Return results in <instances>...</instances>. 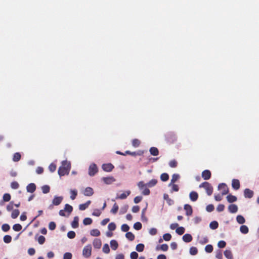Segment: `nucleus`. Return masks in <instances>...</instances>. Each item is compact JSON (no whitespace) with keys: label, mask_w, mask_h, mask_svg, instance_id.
<instances>
[{"label":"nucleus","mask_w":259,"mask_h":259,"mask_svg":"<svg viewBox=\"0 0 259 259\" xmlns=\"http://www.w3.org/2000/svg\"><path fill=\"white\" fill-rule=\"evenodd\" d=\"M94 193L93 189L91 187H87L84 191V195L87 196H92Z\"/></svg>","instance_id":"19"},{"label":"nucleus","mask_w":259,"mask_h":259,"mask_svg":"<svg viewBox=\"0 0 259 259\" xmlns=\"http://www.w3.org/2000/svg\"><path fill=\"white\" fill-rule=\"evenodd\" d=\"M19 213L20 212L18 209H14L12 211V212L11 213V217L13 219H16L18 217Z\"/></svg>","instance_id":"36"},{"label":"nucleus","mask_w":259,"mask_h":259,"mask_svg":"<svg viewBox=\"0 0 259 259\" xmlns=\"http://www.w3.org/2000/svg\"><path fill=\"white\" fill-rule=\"evenodd\" d=\"M227 199L229 203H232L237 201V197L235 196L230 194L227 196Z\"/></svg>","instance_id":"26"},{"label":"nucleus","mask_w":259,"mask_h":259,"mask_svg":"<svg viewBox=\"0 0 259 259\" xmlns=\"http://www.w3.org/2000/svg\"><path fill=\"white\" fill-rule=\"evenodd\" d=\"M199 187V188H204L208 195L210 196L212 194L213 187L208 182H204L201 183Z\"/></svg>","instance_id":"3"},{"label":"nucleus","mask_w":259,"mask_h":259,"mask_svg":"<svg viewBox=\"0 0 259 259\" xmlns=\"http://www.w3.org/2000/svg\"><path fill=\"white\" fill-rule=\"evenodd\" d=\"M67 237L70 239H73L75 237V233L73 231H69L67 233Z\"/></svg>","instance_id":"57"},{"label":"nucleus","mask_w":259,"mask_h":259,"mask_svg":"<svg viewBox=\"0 0 259 259\" xmlns=\"http://www.w3.org/2000/svg\"><path fill=\"white\" fill-rule=\"evenodd\" d=\"M171 186L172 187L171 190L170 191L171 193H172L173 192H178L179 191V188L177 185L175 184L174 183H172Z\"/></svg>","instance_id":"49"},{"label":"nucleus","mask_w":259,"mask_h":259,"mask_svg":"<svg viewBox=\"0 0 259 259\" xmlns=\"http://www.w3.org/2000/svg\"><path fill=\"white\" fill-rule=\"evenodd\" d=\"M211 174L209 170H204L202 172V177L205 180H209L211 178Z\"/></svg>","instance_id":"10"},{"label":"nucleus","mask_w":259,"mask_h":259,"mask_svg":"<svg viewBox=\"0 0 259 259\" xmlns=\"http://www.w3.org/2000/svg\"><path fill=\"white\" fill-rule=\"evenodd\" d=\"M2 229L3 231L7 232L10 230V227L8 224H5L2 225Z\"/></svg>","instance_id":"59"},{"label":"nucleus","mask_w":259,"mask_h":259,"mask_svg":"<svg viewBox=\"0 0 259 259\" xmlns=\"http://www.w3.org/2000/svg\"><path fill=\"white\" fill-rule=\"evenodd\" d=\"M11 196L10 194L9 193H5L3 195V201L5 202H8L11 200Z\"/></svg>","instance_id":"43"},{"label":"nucleus","mask_w":259,"mask_h":259,"mask_svg":"<svg viewBox=\"0 0 259 259\" xmlns=\"http://www.w3.org/2000/svg\"><path fill=\"white\" fill-rule=\"evenodd\" d=\"M12 241V237L10 235H6L4 237V241L6 243H9Z\"/></svg>","instance_id":"48"},{"label":"nucleus","mask_w":259,"mask_h":259,"mask_svg":"<svg viewBox=\"0 0 259 259\" xmlns=\"http://www.w3.org/2000/svg\"><path fill=\"white\" fill-rule=\"evenodd\" d=\"M70 194V198L72 200H74L77 195V192L76 190H71Z\"/></svg>","instance_id":"39"},{"label":"nucleus","mask_w":259,"mask_h":259,"mask_svg":"<svg viewBox=\"0 0 259 259\" xmlns=\"http://www.w3.org/2000/svg\"><path fill=\"white\" fill-rule=\"evenodd\" d=\"M102 181L106 184H111L115 181V179L113 177H103Z\"/></svg>","instance_id":"11"},{"label":"nucleus","mask_w":259,"mask_h":259,"mask_svg":"<svg viewBox=\"0 0 259 259\" xmlns=\"http://www.w3.org/2000/svg\"><path fill=\"white\" fill-rule=\"evenodd\" d=\"M205 250L208 253H210L213 251V246L210 244L207 245L205 247Z\"/></svg>","instance_id":"51"},{"label":"nucleus","mask_w":259,"mask_h":259,"mask_svg":"<svg viewBox=\"0 0 259 259\" xmlns=\"http://www.w3.org/2000/svg\"><path fill=\"white\" fill-rule=\"evenodd\" d=\"M224 255L228 259H233V255L231 251L229 250H226L224 251Z\"/></svg>","instance_id":"32"},{"label":"nucleus","mask_w":259,"mask_h":259,"mask_svg":"<svg viewBox=\"0 0 259 259\" xmlns=\"http://www.w3.org/2000/svg\"><path fill=\"white\" fill-rule=\"evenodd\" d=\"M145 246L142 243H139L137 245L136 249L138 252H142L144 249Z\"/></svg>","instance_id":"35"},{"label":"nucleus","mask_w":259,"mask_h":259,"mask_svg":"<svg viewBox=\"0 0 259 259\" xmlns=\"http://www.w3.org/2000/svg\"><path fill=\"white\" fill-rule=\"evenodd\" d=\"M108 228L110 231H114L116 229V225L114 223H110L108 226Z\"/></svg>","instance_id":"55"},{"label":"nucleus","mask_w":259,"mask_h":259,"mask_svg":"<svg viewBox=\"0 0 259 259\" xmlns=\"http://www.w3.org/2000/svg\"><path fill=\"white\" fill-rule=\"evenodd\" d=\"M253 191L249 189L246 188L244 191V195L245 198H251L253 196Z\"/></svg>","instance_id":"9"},{"label":"nucleus","mask_w":259,"mask_h":259,"mask_svg":"<svg viewBox=\"0 0 259 259\" xmlns=\"http://www.w3.org/2000/svg\"><path fill=\"white\" fill-rule=\"evenodd\" d=\"M142 227V224L140 222H137L134 225V228L136 230H140Z\"/></svg>","instance_id":"52"},{"label":"nucleus","mask_w":259,"mask_h":259,"mask_svg":"<svg viewBox=\"0 0 259 259\" xmlns=\"http://www.w3.org/2000/svg\"><path fill=\"white\" fill-rule=\"evenodd\" d=\"M110 246L112 249L115 250L118 247V242L115 240H112L110 241Z\"/></svg>","instance_id":"25"},{"label":"nucleus","mask_w":259,"mask_h":259,"mask_svg":"<svg viewBox=\"0 0 259 259\" xmlns=\"http://www.w3.org/2000/svg\"><path fill=\"white\" fill-rule=\"evenodd\" d=\"M41 190L43 193L47 194L50 192V188L48 185H44L41 187Z\"/></svg>","instance_id":"42"},{"label":"nucleus","mask_w":259,"mask_h":259,"mask_svg":"<svg viewBox=\"0 0 259 259\" xmlns=\"http://www.w3.org/2000/svg\"><path fill=\"white\" fill-rule=\"evenodd\" d=\"M232 186L234 190H238L240 187L239 181L237 179H233L232 181Z\"/></svg>","instance_id":"12"},{"label":"nucleus","mask_w":259,"mask_h":259,"mask_svg":"<svg viewBox=\"0 0 259 259\" xmlns=\"http://www.w3.org/2000/svg\"><path fill=\"white\" fill-rule=\"evenodd\" d=\"M163 198L166 201L167 204L169 205H171L174 203V200L171 199L169 197L168 194H164L163 195Z\"/></svg>","instance_id":"24"},{"label":"nucleus","mask_w":259,"mask_h":259,"mask_svg":"<svg viewBox=\"0 0 259 259\" xmlns=\"http://www.w3.org/2000/svg\"><path fill=\"white\" fill-rule=\"evenodd\" d=\"M179 178V175L177 174H174L172 176V178L170 181V183L169 184V186H170L172 183H175Z\"/></svg>","instance_id":"27"},{"label":"nucleus","mask_w":259,"mask_h":259,"mask_svg":"<svg viewBox=\"0 0 259 259\" xmlns=\"http://www.w3.org/2000/svg\"><path fill=\"white\" fill-rule=\"evenodd\" d=\"M72 254L70 252H66L64 254L63 259H71Z\"/></svg>","instance_id":"64"},{"label":"nucleus","mask_w":259,"mask_h":259,"mask_svg":"<svg viewBox=\"0 0 259 259\" xmlns=\"http://www.w3.org/2000/svg\"><path fill=\"white\" fill-rule=\"evenodd\" d=\"M63 197L62 196H55L53 199L52 203L54 205H59L63 200Z\"/></svg>","instance_id":"14"},{"label":"nucleus","mask_w":259,"mask_h":259,"mask_svg":"<svg viewBox=\"0 0 259 259\" xmlns=\"http://www.w3.org/2000/svg\"><path fill=\"white\" fill-rule=\"evenodd\" d=\"M163 238L165 241H169L171 238V235L169 233H166L163 235Z\"/></svg>","instance_id":"54"},{"label":"nucleus","mask_w":259,"mask_h":259,"mask_svg":"<svg viewBox=\"0 0 259 259\" xmlns=\"http://www.w3.org/2000/svg\"><path fill=\"white\" fill-rule=\"evenodd\" d=\"M21 157V154L19 153H18V152L15 153L14 154L13 160L14 161H18L20 160Z\"/></svg>","instance_id":"40"},{"label":"nucleus","mask_w":259,"mask_h":259,"mask_svg":"<svg viewBox=\"0 0 259 259\" xmlns=\"http://www.w3.org/2000/svg\"><path fill=\"white\" fill-rule=\"evenodd\" d=\"M71 168V164L70 162L64 160L62 162V165L59 168L58 172L60 176H63L68 175L69 173Z\"/></svg>","instance_id":"1"},{"label":"nucleus","mask_w":259,"mask_h":259,"mask_svg":"<svg viewBox=\"0 0 259 259\" xmlns=\"http://www.w3.org/2000/svg\"><path fill=\"white\" fill-rule=\"evenodd\" d=\"M178 162L176 160H172L169 161V165L170 167L175 168L177 166Z\"/></svg>","instance_id":"53"},{"label":"nucleus","mask_w":259,"mask_h":259,"mask_svg":"<svg viewBox=\"0 0 259 259\" xmlns=\"http://www.w3.org/2000/svg\"><path fill=\"white\" fill-rule=\"evenodd\" d=\"M72 210V206L68 204H66L65 205L64 209L60 210L59 212V214L62 217H68Z\"/></svg>","instance_id":"2"},{"label":"nucleus","mask_w":259,"mask_h":259,"mask_svg":"<svg viewBox=\"0 0 259 259\" xmlns=\"http://www.w3.org/2000/svg\"><path fill=\"white\" fill-rule=\"evenodd\" d=\"M92 253V246L91 244H88L85 246L82 250V255L85 257H89L91 255Z\"/></svg>","instance_id":"5"},{"label":"nucleus","mask_w":259,"mask_h":259,"mask_svg":"<svg viewBox=\"0 0 259 259\" xmlns=\"http://www.w3.org/2000/svg\"><path fill=\"white\" fill-rule=\"evenodd\" d=\"M169 179V176L167 173H163L160 176V179L163 182L167 181Z\"/></svg>","instance_id":"37"},{"label":"nucleus","mask_w":259,"mask_h":259,"mask_svg":"<svg viewBox=\"0 0 259 259\" xmlns=\"http://www.w3.org/2000/svg\"><path fill=\"white\" fill-rule=\"evenodd\" d=\"M140 143H141L140 141L137 139H135L132 141V145L134 147H139L140 145Z\"/></svg>","instance_id":"46"},{"label":"nucleus","mask_w":259,"mask_h":259,"mask_svg":"<svg viewBox=\"0 0 259 259\" xmlns=\"http://www.w3.org/2000/svg\"><path fill=\"white\" fill-rule=\"evenodd\" d=\"M26 190L28 192L33 193L36 190V185L34 183H30L27 186Z\"/></svg>","instance_id":"15"},{"label":"nucleus","mask_w":259,"mask_h":259,"mask_svg":"<svg viewBox=\"0 0 259 259\" xmlns=\"http://www.w3.org/2000/svg\"><path fill=\"white\" fill-rule=\"evenodd\" d=\"M118 208L119 207L118 205L117 204V203H115L114 204L112 208L111 209L110 212L113 214H116L118 211Z\"/></svg>","instance_id":"41"},{"label":"nucleus","mask_w":259,"mask_h":259,"mask_svg":"<svg viewBox=\"0 0 259 259\" xmlns=\"http://www.w3.org/2000/svg\"><path fill=\"white\" fill-rule=\"evenodd\" d=\"M240 231L242 233L245 234L248 233L249 230L247 226L242 225L240 228Z\"/></svg>","instance_id":"30"},{"label":"nucleus","mask_w":259,"mask_h":259,"mask_svg":"<svg viewBox=\"0 0 259 259\" xmlns=\"http://www.w3.org/2000/svg\"><path fill=\"white\" fill-rule=\"evenodd\" d=\"M189 197L191 201H196L198 198V194L195 191H192L189 194Z\"/></svg>","instance_id":"16"},{"label":"nucleus","mask_w":259,"mask_h":259,"mask_svg":"<svg viewBox=\"0 0 259 259\" xmlns=\"http://www.w3.org/2000/svg\"><path fill=\"white\" fill-rule=\"evenodd\" d=\"M102 168L103 170L107 172L111 171L114 168V165L111 163L103 164L102 165Z\"/></svg>","instance_id":"8"},{"label":"nucleus","mask_w":259,"mask_h":259,"mask_svg":"<svg viewBox=\"0 0 259 259\" xmlns=\"http://www.w3.org/2000/svg\"><path fill=\"white\" fill-rule=\"evenodd\" d=\"M79 218L77 216L74 218L73 221L71 223V226L73 228H77L78 227Z\"/></svg>","instance_id":"23"},{"label":"nucleus","mask_w":259,"mask_h":259,"mask_svg":"<svg viewBox=\"0 0 259 259\" xmlns=\"http://www.w3.org/2000/svg\"><path fill=\"white\" fill-rule=\"evenodd\" d=\"M22 226L19 224H16L13 225V229L14 231L18 232L22 229Z\"/></svg>","instance_id":"44"},{"label":"nucleus","mask_w":259,"mask_h":259,"mask_svg":"<svg viewBox=\"0 0 259 259\" xmlns=\"http://www.w3.org/2000/svg\"><path fill=\"white\" fill-rule=\"evenodd\" d=\"M157 183V181L156 179H152L150 180L148 183L146 184V185L148 187H152L156 185Z\"/></svg>","instance_id":"31"},{"label":"nucleus","mask_w":259,"mask_h":259,"mask_svg":"<svg viewBox=\"0 0 259 259\" xmlns=\"http://www.w3.org/2000/svg\"><path fill=\"white\" fill-rule=\"evenodd\" d=\"M166 141L169 143H173L177 140L176 135L173 133H168L165 136Z\"/></svg>","instance_id":"4"},{"label":"nucleus","mask_w":259,"mask_h":259,"mask_svg":"<svg viewBox=\"0 0 259 259\" xmlns=\"http://www.w3.org/2000/svg\"><path fill=\"white\" fill-rule=\"evenodd\" d=\"M131 194V191L130 190H127L125 192L122 193L119 195H117L116 197V199H124L127 198V197Z\"/></svg>","instance_id":"17"},{"label":"nucleus","mask_w":259,"mask_h":259,"mask_svg":"<svg viewBox=\"0 0 259 259\" xmlns=\"http://www.w3.org/2000/svg\"><path fill=\"white\" fill-rule=\"evenodd\" d=\"M219 224L217 221H212L209 224V227L213 230L218 228Z\"/></svg>","instance_id":"34"},{"label":"nucleus","mask_w":259,"mask_h":259,"mask_svg":"<svg viewBox=\"0 0 259 259\" xmlns=\"http://www.w3.org/2000/svg\"><path fill=\"white\" fill-rule=\"evenodd\" d=\"M125 237L130 241H133L135 239V235L131 232H127L125 234Z\"/></svg>","instance_id":"33"},{"label":"nucleus","mask_w":259,"mask_h":259,"mask_svg":"<svg viewBox=\"0 0 259 259\" xmlns=\"http://www.w3.org/2000/svg\"><path fill=\"white\" fill-rule=\"evenodd\" d=\"M236 221L239 224H243L245 222L244 218L241 215H238L237 216Z\"/></svg>","instance_id":"28"},{"label":"nucleus","mask_w":259,"mask_h":259,"mask_svg":"<svg viewBox=\"0 0 259 259\" xmlns=\"http://www.w3.org/2000/svg\"><path fill=\"white\" fill-rule=\"evenodd\" d=\"M93 244L95 248L99 249L101 246L102 242L100 239L96 238L94 240Z\"/></svg>","instance_id":"18"},{"label":"nucleus","mask_w":259,"mask_h":259,"mask_svg":"<svg viewBox=\"0 0 259 259\" xmlns=\"http://www.w3.org/2000/svg\"><path fill=\"white\" fill-rule=\"evenodd\" d=\"M90 234L93 236H99L100 235V232L98 229H95L91 231Z\"/></svg>","instance_id":"29"},{"label":"nucleus","mask_w":259,"mask_h":259,"mask_svg":"<svg viewBox=\"0 0 259 259\" xmlns=\"http://www.w3.org/2000/svg\"><path fill=\"white\" fill-rule=\"evenodd\" d=\"M130 257L131 259H137L138 257V254L136 251H133L131 253Z\"/></svg>","instance_id":"63"},{"label":"nucleus","mask_w":259,"mask_h":259,"mask_svg":"<svg viewBox=\"0 0 259 259\" xmlns=\"http://www.w3.org/2000/svg\"><path fill=\"white\" fill-rule=\"evenodd\" d=\"M185 231V230L184 227H180L177 228L176 232L178 234L181 235L184 233Z\"/></svg>","instance_id":"38"},{"label":"nucleus","mask_w":259,"mask_h":259,"mask_svg":"<svg viewBox=\"0 0 259 259\" xmlns=\"http://www.w3.org/2000/svg\"><path fill=\"white\" fill-rule=\"evenodd\" d=\"M218 189L222 191V195H226L229 193V189L225 183L220 184L218 186Z\"/></svg>","instance_id":"7"},{"label":"nucleus","mask_w":259,"mask_h":259,"mask_svg":"<svg viewBox=\"0 0 259 259\" xmlns=\"http://www.w3.org/2000/svg\"><path fill=\"white\" fill-rule=\"evenodd\" d=\"M183 240L185 242H190L192 240V237L190 234H186L183 236Z\"/></svg>","instance_id":"22"},{"label":"nucleus","mask_w":259,"mask_h":259,"mask_svg":"<svg viewBox=\"0 0 259 259\" xmlns=\"http://www.w3.org/2000/svg\"><path fill=\"white\" fill-rule=\"evenodd\" d=\"M92 220L90 218H86L83 220V224L84 225H91L92 223Z\"/></svg>","instance_id":"45"},{"label":"nucleus","mask_w":259,"mask_h":259,"mask_svg":"<svg viewBox=\"0 0 259 259\" xmlns=\"http://www.w3.org/2000/svg\"><path fill=\"white\" fill-rule=\"evenodd\" d=\"M121 229L123 232H127L130 229V227L127 224H123L121 226Z\"/></svg>","instance_id":"62"},{"label":"nucleus","mask_w":259,"mask_h":259,"mask_svg":"<svg viewBox=\"0 0 259 259\" xmlns=\"http://www.w3.org/2000/svg\"><path fill=\"white\" fill-rule=\"evenodd\" d=\"M37 241L40 244H43L46 241V238L43 236H39L38 238Z\"/></svg>","instance_id":"58"},{"label":"nucleus","mask_w":259,"mask_h":259,"mask_svg":"<svg viewBox=\"0 0 259 259\" xmlns=\"http://www.w3.org/2000/svg\"><path fill=\"white\" fill-rule=\"evenodd\" d=\"M11 187L13 189H17L19 188V185L17 182L14 181L11 183Z\"/></svg>","instance_id":"56"},{"label":"nucleus","mask_w":259,"mask_h":259,"mask_svg":"<svg viewBox=\"0 0 259 259\" xmlns=\"http://www.w3.org/2000/svg\"><path fill=\"white\" fill-rule=\"evenodd\" d=\"M102 249L103 251L105 253H108L110 252V248L108 244H105Z\"/></svg>","instance_id":"50"},{"label":"nucleus","mask_w":259,"mask_h":259,"mask_svg":"<svg viewBox=\"0 0 259 259\" xmlns=\"http://www.w3.org/2000/svg\"><path fill=\"white\" fill-rule=\"evenodd\" d=\"M14 206V202L13 201L10 202L7 206V210L9 211L12 210L13 209Z\"/></svg>","instance_id":"60"},{"label":"nucleus","mask_w":259,"mask_h":259,"mask_svg":"<svg viewBox=\"0 0 259 259\" xmlns=\"http://www.w3.org/2000/svg\"><path fill=\"white\" fill-rule=\"evenodd\" d=\"M98 167L96 164H91L89 168V175L90 176H94L98 172Z\"/></svg>","instance_id":"6"},{"label":"nucleus","mask_w":259,"mask_h":259,"mask_svg":"<svg viewBox=\"0 0 259 259\" xmlns=\"http://www.w3.org/2000/svg\"><path fill=\"white\" fill-rule=\"evenodd\" d=\"M159 249L163 251H166L168 249V246L166 244H163L159 246Z\"/></svg>","instance_id":"61"},{"label":"nucleus","mask_w":259,"mask_h":259,"mask_svg":"<svg viewBox=\"0 0 259 259\" xmlns=\"http://www.w3.org/2000/svg\"><path fill=\"white\" fill-rule=\"evenodd\" d=\"M228 210L231 213H236L238 211V207L236 204H230L228 206Z\"/></svg>","instance_id":"20"},{"label":"nucleus","mask_w":259,"mask_h":259,"mask_svg":"<svg viewBox=\"0 0 259 259\" xmlns=\"http://www.w3.org/2000/svg\"><path fill=\"white\" fill-rule=\"evenodd\" d=\"M198 253V250L195 247H191L190 248V253L192 255H195Z\"/></svg>","instance_id":"47"},{"label":"nucleus","mask_w":259,"mask_h":259,"mask_svg":"<svg viewBox=\"0 0 259 259\" xmlns=\"http://www.w3.org/2000/svg\"><path fill=\"white\" fill-rule=\"evenodd\" d=\"M150 154L153 156H157L159 154L158 149L155 147H152L149 149Z\"/></svg>","instance_id":"21"},{"label":"nucleus","mask_w":259,"mask_h":259,"mask_svg":"<svg viewBox=\"0 0 259 259\" xmlns=\"http://www.w3.org/2000/svg\"><path fill=\"white\" fill-rule=\"evenodd\" d=\"M186 211V214L188 216L191 215L193 213L192 206L189 204H185L184 207Z\"/></svg>","instance_id":"13"}]
</instances>
